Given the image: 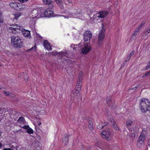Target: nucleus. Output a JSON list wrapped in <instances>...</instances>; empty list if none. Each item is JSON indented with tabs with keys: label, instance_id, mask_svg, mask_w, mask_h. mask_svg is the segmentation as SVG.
Listing matches in <instances>:
<instances>
[{
	"label": "nucleus",
	"instance_id": "13",
	"mask_svg": "<svg viewBox=\"0 0 150 150\" xmlns=\"http://www.w3.org/2000/svg\"><path fill=\"white\" fill-rule=\"evenodd\" d=\"M22 32L25 37L29 38H31V36L30 34V31L24 29L23 31Z\"/></svg>",
	"mask_w": 150,
	"mask_h": 150
},
{
	"label": "nucleus",
	"instance_id": "3",
	"mask_svg": "<svg viewBox=\"0 0 150 150\" xmlns=\"http://www.w3.org/2000/svg\"><path fill=\"white\" fill-rule=\"evenodd\" d=\"M102 29V30L100 31L98 37L97 45L98 47H100L105 37L104 33L105 29V27H104L103 25Z\"/></svg>",
	"mask_w": 150,
	"mask_h": 150
},
{
	"label": "nucleus",
	"instance_id": "59",
	"mask_svg": "<svg viewBox=\"0 0 150 150\" xmlns=\"http://www.w3.org/2000/svg\"><path fill=\"white\" fill-rule=\"evenodd\" d=\"M126 59V60H125V61L124 62H125V63H127V61H128V60H128V59Z\"/></svg>",
	"mask_w": 150,
	"mask_h": 150
},
{
	"label": "nucleus",
	"instance_id": "57",
	"mask_svg": "<svg viewBox=\"0 0 150 150\" xmlns=\"http://www.w3.org/2000/svg\"><path fill=\"white\" fill-rule=\"evenodd\" d=\"M7 150H13V149H12L11 148H7Z\"/></svg>",
	"mask_w": 150,
	"mask_h": 150
},
{
	"label": "nucleus",
	"instance_id": "40",
	"mask_svg": "<svg viewBox=\"0 0 150 150\" xmlns=\"http://www.w3.org/2000/svg\"><path fill=\"white\" fill-rule=\"evenodd\" d=\"M23 128L27 129L29 127V126L28 125H24L22 127Z\"/></svg>",
	"mask_w": 150,
	"mask_h": 150
},
{
	"label": "nucleus",
	"instance_id": "51",
	"mask_svg": "<svg viewBox=\"0 0 150 150\" xmlns=\"http://www.w3.org/2000/svg\"><path fill=\"white\" fill-rule=\"evenodd\" d=\"M3 146V145L0 142V149Z\"/></svg>",
	"mask_w": 150,
	"mask_h": 150
},
{
	"label": "nucleus",
	"instance_id": "43",
	"mask_svg": "<svg viewBox=\"0 0 150 150\" xmlns=\"http://www.w3.org/2000/svg\"><path fill=\"white\" fill-rule=\"evenodd\" d=\"M21 3H24L27 2L28 0H18Z\"/></svg>",
	"mask_w": 150,
	"mask_h": 150
},
{
	"label": "nucleus",
	"instance_id": "38",
	"mask_svg": "<svg viewBox=\"0 0 150 150\" xmlns=\"http://www.w3.org/2000/svg\"><path fill=\"white\" fill-rule=\"evenodd\" d=\"M9 97L11 98H13L15 97V95L10 93V94H9Z\"/></svg>",
	"mask_w": 150,
	"mask_h": 150
},
{
	"label": "nucleus",
	"instance_id": "46",
	"mask_svg": "<svg viewBox=\"0 0 150 150\" xmlns=\"http://www.w3.org/2000/svg\"><path fill=\"white\" fill-rule=\"evenodd\" d=\"M135 52V51L134 50L132 51L130 54V56H131L133 55Z\"/></svg>",
	"mask_w": 150,
	"mask_h": 150
},
{
	"label": "nucleus",
	"instance_id": "21",
	"mask_svg": "<svg viewBox=\"0 0 150 150\" xmlns=\"http://www.w3.org/2000/svg\"><path fill=\"white\" fill-rule=\"evenodd\" d=\"M38 11L37 18H39L40 17H42L43 16V14H44V11L41 9H39L37 10Z\"/></svg>",
	"mask_w": 150,
	"mask_h": 150
},
{
	"label": "nucleus",
	"instance_id": "28",
	"mask_svg": "<svg viewBox=\"0 0 150 150\" xmlns=\"http://www.w3.org/2000/svg\"><path fill=\"white\" fill-rule=\"evenodd\" d=\"M43 2L45 5H47L52 2V1L50 0H43Z\"/></svg>",
	"mask_w": 150,
	"mask_h": 150
},
{
	"label": "nucleus",
	"instance_id": "9",
	"mask_svg": "<svg viewBox=\"0 0 150 150\" xmlns=\"http://www.w3.org/2000/svg\"><path fill=\"white\" fill-rule=\"evenodd\" d=\"M6 110V109L5 108L0 109V119L3 118V116H6V115L8 113V111Z\"/></svg>",
	"mask_w": 150,
	"mask_h": 150
},
{
	"label": "nucleus",
	"instance_id": "29",
	"mask_svg": "<svg viewBox=\"0 0 150 150\" xmlns=\"http://www.w3.org/2000/svg\"><path fill=\"white\" fill-rule=\"evenodd\" d=\"M24 121L25 120L24 118L22 116L20 117L18 120V121L19 122H22V123H23L24 122Z\"/></svg>",
	"mask_w": 150,
	"mask_h": 150
},
{
	"label": "nucleus",
	"instance_id": "45",
	"mask_svg": "<svg viewBox=\"0 0 150 150\" xmlns=\"http://www.w3.org/2000/svg\"><path fill=\"white\" fill-rule=\"evenodd\" d=\"M10 29L11 30H13L14 31H16V28H13V27H10Z\"/></svg>",
	"mask_w": 150,
	"mask_h": 150
},
{
	"label": "nucleus",
	"instance_id": "63",
	"mask_svg": "<svg viewBox=\"0 0 150 150\" xmlns=\"http://www.w3.org/2000/svg\"><path fill=\"white\" fill-rule=\"evenodd\" d=\"M3 150H8L7 148H4L3 149Z\"/></svg>",
	"mask_w": 150,
	"mask_h": 150
},
{
	"label": "nucleus",
	"instance_id": "5",
	"mask_svg": "<svg viewBox=\"0 0 150 150\" xmlns=\"http://www.w3.org/2000/svg\"><path fill=\"white\" fill-rule=\"evenodd\" d=\"M145 140V134L143 133H141L137 142V146L138 147H140L142 145L144 144Z\"/></svg>",
	"mask_w": 150,
	"mask_h": 150
},
{
	"label": "nucleus",
	"instance_id": "10",
	"mask_svg": "<svg viewBox=\"0 0 150 150\" xmlns=\"http://www.w3.org/2000/svg\"><path fill=\"white\" fill-rule=\"evenodd\" d=\"M53 12L50 9H47L44 12L45 17H50L53 16Z\"/></svg>",
	"mask_w": 150,
	"mask_h": 150
},
{
	"label": "nucleus",
	"instance_id": "64",
	"mask_svg": "<svg viewBox=\"0 0 150 150\" xmlns=\"http://www.w3.org/2000/svg\"><path fill=\"white\" fill-rule=\"evenodd\" d=\"M17 25V24H15V25H13V28H16V26H14V25Z\"/></svg>",
	"mask_w": 150,
	"mask_h": 150
},
{
	"label": "nucleus",
	"instance_id": "54",
	"mask_svg": "<svg viewBox=\"0 0 150 150\" xmlns=\"http://www.w3.org/2000/svg\"><path fill=\"white\" fill-rule=\"evenodd\" d=\"M137 88V87H133V88H132L131 89V90H134L135 89H136Z\"/></svg>",
	"mask_w": 150,
	"mask_h": 150
},
{
	"label": "nucleus",
	"instance_id": "4",
	"mask_svg": "<svg viewBox=\"0 0 150 150\" xmlns=\"http://www.w3.org/2000/svg\"><path fill=\"white\" fill-rule=\"evenodd\" d=\"M106 101L108 106L111 108L112 109L114 110L116 108L117 106L110 96H108L106 98Z\"/></svg>",
	"mask_w": 150,
	"mask_h": 150
},
{
	"label": "nucleus",
	"instance_id": "24",
	"mask_svg": "<svg viewBox=\"0 0 150 150\" xmlns=\"http://www.w3.org/2000/svg\"><path fill=\"white\" fill-rule=\"evenodd\" d=\"M82 83L81 82H79V81H78L77 82V83L76 86V89L77 90H79V91H80L81 89V87Z\"/></svg>",
	"mask_w": 150,
	"mask_h": 150
},
{
	"label": "nucleus",
	"instance_id": "23",
	"mask_svg": "<svg viewBox=\"0 0 150 150\" xmlns=\"http://www.w3.org/2000/svg\"><path fill=\"white\" fill-rule=\"evenodd\" d=\"M38 11L37 10H34L32 12V18L33 19L35 18H37Z\"/></svg>",
	"mask_w": 150,
	"mask_h": 150
},
{
	"label": "nucleus",
	"instance_id": "22",
	"mask_svg": "<svg viewBox=\"0 0 150 150\" xmlns=\"http://www.w3.org/2000/svg\"><path fill=\"white\" fill-rule=\"evenodd\" d=\"M111 122L112 123V127L116 130L118 131L119 130V128L116 124L115 122V120L113 119H112L111 120Z\"/></svg>",
	"mask_w": 150,
	"mask_h": 150
},
{
	"label": "nucleus",
	"instance_id": "14",
	"mask_svg": "<svg viewBox=\"0 0 150 150\" xmlns=\"http://www.w3.org/2000/svg\"><path fill=\"white\" fill-rule=\"evenodd\" d=\"M9 5L11 7L13 8L18 7L19 8V9H20L21 8L19 7L22 6V4H21L18 3L16 2H11L9 4Z\"/></svg>",
	"mask_w": 150,
	"mask_h": 150
},
{
	"label": "nucleus",
	"instance_id": "58",
	"mask_svg": "<svg viewBox=\"0 0 150 150\" xmlns=\"http://www.w3.org/2000/svg\"><path fill=\"white\" fill-rule=\"evenodd\" d=\"M41 123L40 122L38 123V125H41Z\"/></svg>",
	"mask_w": 150,
	"mask_h": 150
},
{
	"label": "nucleus",
	"instance_id": "53",
	"mask_svg": "<svg viewBox=\"0 0 150 150\" xmlns=\"http://www.w3.org/2000/svg\"><path fill=\"white\" fill-rule=\"evenodd\" d=\"M131 56H130V54L129 55V56H128L127 57V59H128V60H129Z\"/></svg>",
	"mask_w": 150,
	"mask_h": 150
},
{
	"label": "nucleus",
	"instance_id": "55",
	"mask_svg": "<svg viewBox=\"0 0 150 150\" xmlns=\"http://www.w3.org/2000/svg\"><path fill=\"white\" fill-rule=\"evenodd\" d=\"M142 25V24H141V25L138 27V29H140L141 28V25Z\"/></svg>",
	"mask_w": 150,
	"mask_h": 150
},
{
	"label": "nucleus",
	"instance_id": "19",
	"mask_svg": "<svg viewBox=\"0 0 150 150\" xmlns=\"http://www.w3.org/2000/svg\"><path fill=\"white\" fill-rule=\"evenodd\" d=\"M14 26H16V32L20 33V32L23 31L24 29L22 26H18V25H14Z\"/></svg>",
	"mask_w": 150,
	"mask_h": 150
},
{
	"label": "nucleus",
	"instance_id": "12",
	"mask_svg": "<svg viewBox=\"0 0 150 150\" xmlns=\"http://www.w3.org/2000/svg\"><path fill=\"white\" fill-rule=\"evenodd\" d=\"M79 90L74 89L72 91L71 94V97L74 99H75L77 98V95L79 93Z\"/></svg>",
	"mask_w": 150,
	"mask_h": 150
},
{
	"label": "nucleus",
	"instance_id": "1",
	"mask_svg": "<svg viewBox=\"0 0 150 150\" xmlns=\"http://www.w3.org/2000/svg\"><path fill=\"white\" fill-rule=\"evenodd\" d=\"M139 108L142 112L145 113L150 110V102L147 99L142 98L140 101Z\"/></svg>",
	"mask_w": 150,
	"mask_h": 150
},
{
	"label": "nucleus",
	"instance_id": "11",
	"mask_svg": "<svg viewBox=\"0 0 150 150\" xmlns=\"http://www.w3.org/2000/svg\"><path fill=\"white\" fill-rule=\"evenodd\" d=\"M108 14V12L106 11H101L98 12V18H103L105 17Z\"/></svg>",
	"mask_w": 150,
	"mask_h": 150
},
{
	"label": "nucleus",
	"instance_id": "35",
	"mask_svg": "<svg viewBox=\"0 0 150 150\" xmlns=\"http://www.w3.org/2000/svg\"><path fill=\"white\" fill-rule=\"evenodd\" d=\"M78 79H79V82H81L82 83V81L83 80V78L82 76L81 75V74L80 75H79L78 76Z\"/></svg>",
	"mask_w": 150,
	"mask_h": 150
},
{
	"label": "nucleus",
	"instance_id": "48",
	"mask_svg": "<svg viewBox=\"0 0 150 150\" xmlns=\"http://www.w3.org/2000/svg\"><path fill=\"white\" fill-rule=\"evenodd\" d=\"M67 1L69 4H71L73 2V1L72 0H67Z\"/></svg>",
	"mask_w": 150,
	"mask_h": 150
},
{
	"label": "nucleus",
	"instance_id": "6",
	"mask_svg": "<svg viewBox=\"0 0 150 150\" xmlns=\"http://www.w3.org/2000/svg\"><path fill=\"white\" fill-rule=\"evenodd\" d=\"M101 135L103 138L108 140H110L112 137L111 132L108 129L107 131L103 130Z\"/></svg>",
	"mask_w": 150,
	"mask_h": 150
},
{
	"label": "nucleus",
	"instance_id": "27",
	"mask_svg": "<svg viewBox=\"0 0 150 150\" xmlns=\"http://www.w3.org/2000/svg\"><path fill=\"white\" fill-rule=\"evenodd\" d=\"M26 132L29 134H33V130L29 127L27 129Z\"/></svg>",
	"mask_w": 150,
	"mask_h": 150
},
{
	"label": "nucleus",
	"instance_id": "7",
	"mask_svg": "<svg viewBox=\"0 0 150 150\" xmlns=\"http://www.w3.org/2000/svg\"><path fill=\"white\" fill-rule=\"evenodd\" d=\"M92 36L91 32L90 31H86L83 34V40L85 42L90 40Z\"/></svg>",
	"mask_w": 150,
	"mask_h": 150
},
{
	"label": "nucleus",
	"instance_id": "34",
	"mask_svg": "<svg viewBox=\"0 0 150 150\" xmlns=\"http://www.w3.org/2000/svg\"><path fill=\"white\" fill-rule=\"evenodd\" d=\"M52 3L53 2L52 1V3H49V4H48V5H49L48 7L49 8V9H52L53 7L54 6Z\"/></svg>",
	"mask_w": 150,
	"mask_h": 150
},
{
	"label": "nucleus",
	"instance_id": "18",
	"mask_svg": "<svg viewBox=\"0 0 150 150\" xmlns=\"http://www.w3.org/2000/svg\"><path fill=\"white\" fill-rule=\"evenodd\" d=\"M43 43L45 48L48 49L49 50H52V48L50 45V44L47 40L44 41Z\"/></svg>",
	"mask_w": 150,
	"mask_h": 150
},
{
	"label": "nucleus",
	"instance_id": "36",
	"mask_svg": "<svg viewBox=\"0 0 150 150\" xmlns=\"http://www.w3.org/2000/svg\"><path fill=\"white\" fill-rule=\"evenodd\" d=\"M150 68V62L148 63L145 68L144 70H147Z\"/></svg>",
	"mask_w": 150,
	"mask_h": 150
},
{
	"label": "nucleus",
	"instance_id": "32",
	"mask_svg": "<svg viewBox=\"0 0 150 150\" xmlns=\"http://www.w3.org/2000/svg\"><path fill=\"white\" fill-rule=\"evenodd\" d=\"M36 50V45H34V46L32 47L30 49L28 50V51H35Z\"/></svg>",
	"mask_w": 150,
	"mask_h": 150
},
{
	"label": "nucleus",
	"instance_id": "17",
	"mask_svg": "<svg viewBox=\"0 0 150 150\" xmlns=\"http://www.w3.org/2000/svg\"><path fill=\"white\" fill-rule=\"evenodd\" d=\"M88 127L89 129L91 131L93 130V129L92 120L91 118L89 119L88 120Z\"/></svg>",
	"mask_w": 150,
	"mask_h": 150
},
{
	"label": "nucleus",
	"instance_id": "41",
	"mask_svg": "<svg viewBox=\"0 0 150 150\" xmlns=\"http://www.w3.org/2000/svg\"><path fill=\"white\" fill-rule=\"evenodd\" d=\"M52 53V55L54 56H55L57 54L58 52H53Z\"/></svg>",
	"mask_w": 150,
	"mask_h": 150
},
{
	"label": "nucleus",
	"instance_id": "47",
	"mask_svg": "<svg viewBox=\"0 0 150 150\" xmlns=\"http://www.w3.org/2000/svg\"><path fill=\"white\" fill-rule=\"evenodd\" d=\"M147 145L148 146L150 147V138L148 140V142L147 143Z\"/></svg>",
	"mask_w": 150,
	"mask_h": 150
},
{
	"label": "nucleus",
	"instance_id": "26",
	"mask_svg": "<svg viewBox=\"0 0 150 150\" xmlns=\"http://www.w3.org/2000/svg\"><path fill=\"white\" fill-rule=\"evenodd\" d=\"M132 120L131 119H129L127 120L126 122V124L127 126H129L132 125Z\"/></svg>",
	"mask_w": 150,
	"mask_h": 150
},
{
	"label": "nucleus",
	"instance_id": "50",
	"mask_svg": "<svg viewBox=\"0 0 150 150\" xmlns=\"http://www.w3.org/2000/svg\"><path fill=\"white\" fill-rule=\"evenodd\" d=\"M3 20L1 19V17H0V23H2L3 22Z\"/></svg>",
	"mask_w": 150,
	"mask_h": 150
},
{
	"label": "nucleus",
	"instance_id": "31",
	"mask_svg": "<svg viewBox=\"0 0 150 150\" xmlns=\"http://www.w3.org/2000/svg\"><path fill=\"white\" fill-rule=\"evenodd\" d=\"M22 74L23 76V78L25 80L26 79H27L28 78V77L26 73L23 72V73Z\"/></svg>",
	"mask_w": 150,
	"mask_h": 150
},
{
	"label": "nucleus",
	"instance_id": "33",
	"mask_svg": "<svg viewBox=\"0 0 150 150\" xmlns=\"http://www.w3.org/2000/svg\"><path fill=\"white\" fill-rule=\"evenodd\" d=\"M101 143L100 142H98L97 143L95 144V145L98 148H100V144Z\"/></svg>",
	"mask_w": 150,
	"mask_h": 150
},
{
	"label": "nucleus",
	"instance_id": "61",
	"mask_svg": "<svg viewBox=\"0 0 150 150\" xmlns=\"http://www.w3.org/2000/svg\"><path fill=\"white\" fill-rule=\"evenodd\" d=\"M2 132L0 131V137L1 136V134H2Z\"/></svg>",
	"mask_w": 150,
	"mask_h": 150
},
{
	"label": "nucleus",
	"instance_id": "60",
	"mask_svg": "<svg viewBox=\"0 0 150 150\" xmlns=\"http://www.w3.org/2000/svg\"><path fill=\"white\" fill-rule=\"evenodd\" d=\"M136 30H137V32H138L140 30V29H136Z\"/></svg>",
	"mask_w": 150,
	"mask_h": 150
},
{
	"label": "nucleus",
	"instance_id": "56",
	"mask_svg": "<svg viewBox=\"0 0 150 150\" xmlns=\"http://www.w3.org/2000/svg\"><path fill=\"white\" fill-rule=\"evenodd\" d=\"M14 147H14V146H13L12 145V146H11V149H14Z\"/></svg>",
	"mask_w": 150,
	"mask_h": 150
},
{
	"label": "nucleus",
	"instance_id": "49",
	"mask_svg": "<svg viewBox=\"0 0 150 150\" xmlns=\"http://www.w3.org/2000/svg\"><path fill=\"white\" fill-rule=\"evenodd\" d=\"M126 64V63H125V62H123V63H122V64L121 66V67L122 68L125 65V64Z\"/></svg>",
	"mask_w": 150,
	"mask_h": 150
},
{
	"label": "nucleus",
	"instance_id": "8",
	"mask_svg": "<svg viewBox=\"0 0 150 150\" xmlns=\"http://www.w3.org/2000/svg\"><path fill=\"white\" fill-rule=\"evenodd\" d=\"M83 44H85V46L82 49L81 52L84 54H86L91 50V47L88 44V43L85 44L84 43Z\"/></svg>",
	"mask_w": 150,
	"mask_h": 150
},
{
	"label": "nucleus",
	"instance_id": "37",
	"mask_svg": "<svg viewBox=\"0 0 150 150\" xmlns=\"http://www.w3.org/2000/svg\"><path fill=\"white\" fill-rule=\"evenodd\" d=\"M4 94L6 96H8L9 94H10V93L9 92L5 91L3 92Z\"/></svg>",
	"mask_w": 150,
	"mask_h": 150
},
{
	"label": "nucleus",
	"instance_id": "42",
	"mask_svg": "<svg viewBox=\"0 0 150 150\" xmlns=\"http://www.w3.org/2000/svg\"><path fill=\"white\" fill-rule=\"evenodd\" d=\"M135 134L134 133H132L131 134L130 137H132V138H134L135 137Z\"/></svg>",
	"mask_w": 150,
	"mask_h": 150
},
{
	"label": "nucleus",
	"instance_id": "39",
	"mask_svg": "<svg viewBox=\"0 0 150 150\" xmlns=\"http://www.w3.org/2000/svg\"><path fill=\"white\" fill-rule=\"evenodd\" d=\"M137 30H136L134 32L132 33V36H134L135 37L137 35Z\"/></svg>",
	"mask_w": 150,
	"mask_h": 150
},
{
	"label": "nucleus",
	"instance_id": "30",
	"mask_svg": "<svg viewBox=\"0 0 150 150\" xmlns=\"http://www.w3.org/2000/svg\"><path fill=\"white\" fill-rule=\"evenodd\" d=\"M21 15V13H17L15 15V19L16 20H17L18 18Z\"/></svg>",
	"mask_w": 150,
	"mask_h": 150
},
{
	"label": "nucleus",
	"instance_id": "62",
	"mask_svg": "<svg viewBox=\"0 0 150 150\" xmlns=\"http://www.w3.org/2000/svg\"><path fill=\"white\" fill-rule=\"evenodd\" d=\"M74 46V44H72L71 45V47H72Z\"/></svg>",
	"mask_w": 150,
	"mask_h": 150
},
{
	"label": "nucleus",
	"instance_id": "52",
	"mask_svg": "<svg viewBox=\"0 0 150 150\" xmlns=\"http://www.w3.org/2000/svg\"><path fill=\"white\" fill-rule=\"evenodd\" d=\"M146 32L147 33V34L150 33V28L147 30L146 31Z\"/></svg>",
	"mask_w": 150,
	"mask_h": 150
},
{
	"label": "nucleus",
	"instance_id": "25",
	"mask_svg": "<svg viewBox=\"0 0 150 150\" xmlns=\"http://www.w3.org/2000/svg\"><path fill=\"white\" fill-rule=\"evenodd\" d=\"M69 136V135H67L66 136L62 139L63 142L64 143V144L66 145H67L68 144Z\"/></svg>",
	"mask_w": 150,
	"mask_h": 150
},
{
	"label": "nucleus",
	"instance_id": "2",
	"mask_svg": "<svg viewBox=\"0 0 150 150\" xmlns=\"http://www.w3.org/2000/svg\"><path fill=\"white\" fill-rule=\"evenodd\" d=\"M11 38V43L14 47L17 48H21L23 46V42L20 37L12 36Z\"/></svg>",
	"mask_w": 150,
	"mask_h": 150
},
{
	"label": "nucleus",
	"instance_id": "15",
	"mask_svg": "<svg viewBox=\"0 0 150 150\" xmlns=\"http://www.w3.org/2000/svg\"><path fill=\"white\" fill-rule=\"evenodd\" d=\"M57 54L58 55V56L60 58H62L64 56L69 58V55L68 54L67 51L65 52H58Z\"/></svg>",
	"mask_w": 150,
	"mask_h": 150
},
{
	"label": "nucleus",
	"instance_id": "44",
	"mask_svg": "<svg viewBox=\"0 0 150 150\" xmlns=\"http://www.w3.org/2000/svg\"><path fill=\"white\" fill-rule=\"evenodd\" d=\"M150 75V71L145 74V76H147Z\"/></svg>",
	"mask_w": 150,
	"mask_h": 150
},
{
	"label": "nucleus",
	"instance_id": "16",
	"mask_svg": "<svg viewBox=\"0 0 150 150\" xmlns=\"http://www.w3.org/2000/svg\"><path fill=\"white\" fill-rule=\"evenodd\" d=\"M54 0L55 1L56 3L61 9L63 10L64 9L63 4L62 0Z\"/></svg>",
	"mask_w": 150,
	"mask_h": 150
},
{
	"label": "nucleus",
	"instance_id": "20",
	"mask_svg": "<svg viewBox=\"0 0 150 150\" xmlns=\"http://www.w3.org/2000/svg\"><path fill=\"white\" fill-rule=\"evenodd\" d=\"M108 123L106 122L101 123V124H99L97 125V128L99 130H101L103 128L106 127V125Z\"/></svg>",
	"mask_w": 150,
	"mask_h": 150
}]
</instances>
